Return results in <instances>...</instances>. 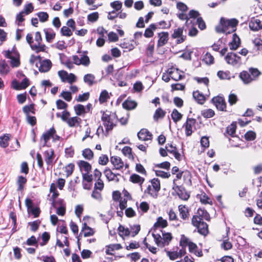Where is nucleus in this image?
Segmentation results:
<instances>
[{
	"label": "nucleus",
	"mask_w": 262,
	"mask_h": 262,
	"mask_svg": "<svg viewBox=\"0 0 262 262\" xmlns=\"http://www.w3.org/2000/svg\"><path fill=\"white\" fill-rule=\"evenodd\" d=\"M162 237L159 234L152 233L154 241L158 247H164L167 246L171 242L172 236L169 232H165L161 231Z\"/></svg>",
	"instance_id": "f257e3e1"
},
{
	"label": "nucleus",
	"mask_w": 262,
	"mask_h": 262,
	"mask_svg": "<svg viewBox=\"0 0 262 262\" xmlns=\"http://www.w3.org/2000/svg\"><path fill=\"white\" fill-rule=\"evenodd\" d=\"M191 223L197 228L198 232L200 234L205 236L208 233V225L202 221V219L200 216L193 215L191 219Z\"/></svg>",
	"instance_id": "f03ea898"
},
{
	"label": "nucleus",
	"mask_w": 262,
	"mask_h": 262,
	"mask_svg": "<svg viewBox=\"0 0 262 262\" xmlns=\"http://www.w3.org/2000/svg\"><path fill=\"white\" fill-rule=\"evenodd\" d=\"M113 118H115V116H111L109 112H103L101 120L105 127V132L107 133H108L109 131L112 130L116 125L114 122Z\"/></svg>",
	"instance_id": "7ed1b4c3"
},
{
	"label": "nucleus",
	"mask_w": 262,
	"mask_h": 262,
	"mask_svg": "<svg viewBox=\"0 0 262 262\" xmlns=\"http://www.w3.org/2000/svg\"><path fill=\"white\" fill-rule=\"evenodd\" d=\"M225 60L228 64L236 68L239 67L242 64L241 57L233 52L228 53L225 57Z\"/></svg>",
	"instance_id": "20e7f679"
},
{
	"label": "nucleus",
	"mask_w": 262,
	"mask_h": 262,
	"mask_svg": "<svg viewBox=\"0 0 262 262\" xmlns=\"http://www.w3.org/2000/svg\"><path fill=\"white\" fill-rule=\"evenodd\" d=\"M5 56L6 58L10 59V64L12 67H18L20 65L19 54L15 51L8 50L5 51Z\"/></svg>",
	"instance_id": "39448f33"
},
{
	"label": "nucleus",
	"mask_w": 262,
	"mask_h": 262,
	"mask_svg": "<svg viewBox=\"0 0 262 262\" xmlns=\"http://www.w3.org/2000/svg\"><path fill=\"white\" fill-rule=\"evenodd\" d=\"M172 189L177 192L179 198L181 200L187 201L190 197V194L185 188L182 186L177 185L175 183V180L173 182Z\"/></svg>",
	"instance_id": "423d86ee"
},
{
	"label": "nucleus",
	"mask_w": 262,
	"mask_h": 262,
	"mask_svg": "<svg viewBox=\"0 0 262 262\" xmlns=\"http://www.w3.org/2000/svg\"><path fill=\"white\" fill-rule=\"evenodd\" d=\"M183 27H179L173 30L171 37L173 39H177L176 42L177 44L183 42L186 38V36L183 35Z\"/></svg>",
	"instance_id": "0eeeda50"
},
{
	"label": "nucleus",
	"mask_w": 262,
	"mask_h": 262,
	"mask_svg": "<svg viewBox=\"0 0 262 262\" xmlns=\"http://www.w3.org/2000/svg\"><path fill=\"white\" fill-rule=\"evenodd\" d=\"M43 156L46 163L48 166L47 169L49 170L50 167H52L54 163V151L53 149H50L49 150L45 151L43 153Z\"/></svg>",
	"instance_id": "6e6552de"
},
{
	"label": "nucleus",
	"mask_w": 262,
	"mask_h": 262,
	"mask_svg": "<svg viewBox=\"0 0 262 262\" xmlns=\"http://www.w3.org/2000/svg\"><path fill=\"white\" fill-rule=\"evenodd\" d=\"M181 71L178 68H171L167 70V73L171 79L175 81L180 80L184 78V75L181 74ZM182 73H183L182 72Z\"/></svg>",
	"instance_id": "1a4fd4ad"
},
{
	"label": "nucleus",
	"mask_w": 262,
	"mask_h": 262,
	"mask_svg": "<svg viewBox=\"0 0 262 262\" xmlns=\"http://www.w3.org/2000/svg\"><path fill=\"white\" fill-rule=\"evenodd\" d=\"M212 101L217 110L221 111H226V104L223 97L220 96L214 97L212 99Z\"/></svg>",
	"instance_id": "9d476101"
},
{
	"label": "nucleus",
	"mask_w": 262,
	"mask_h": 262,
	"mask_svg": "<svg viewBox=\"0 0 262 262\" xmlns=\"http://www.w3.org/2000/svg\"><path fill=\"white\" fill-rule=\"evenodd\" d=\"M238 24V21L235 19H226L221 17L220 21V25H223L224 27H228L236 30V27Z\"/></svg>",
	"instance_id": "9b49d317"
},
{
	"label": "nucleus",
	"mask_w": 262,
	"mask_h": 262,
	"mask_svg": "<svg viewBox=\"0 0 262 262\" xmlns=\"http://www.w3.org/2000/svg\"><path fill=\"white\" fill-rule=\"evenodd\" d=\"M196 123V120L193 118H188L186 122L183 125V127L185 129V134L186 136H190L192 133V128Z\"/></svg>",
	"instance_id": "f8f14e48"
},
{
	"label": "nucleus",
	"mask_w": 262,
	"mask_h": 262,
	"mask_svg": "<svg viewBox=\"0 0 262 262\" xmlns=\"http://www.w3.org/2000/svg\"><path fill=\"white\" fill-rule=\"evenodd\" d=\"M39 67L38 70L40 72L45 73L48 72L52 67V62L49 59H45L39 62Z\"/></svg>",
	"instance_id": "ddd939ff"
},
{
	"label": "nucleus",
	"mask_w": 262,
	"mask_h": 262,
	"mask_svg": "<svg viewBox=\"0 0 262 262\" xmlns=\"http://www.w3.org/2000/svg\"><path fill=\"white\" fill-rule=\"evenodd\" d=\"M139 140L147 141L151 140L152 135L147 129L142 128L137 134Z\"/></svg>",
	"instance_id": "4468645a"
},
{
	"label": "nucleus",
	"mask_w": 262,
	"mask_h": 262,
	"mask_svg": "<svg viewBox=\"0 0 262 262\" xmlns=\"http://www.w3.org/2000/svg\"><path fill=\"white\" fill-rule=\"evenodd\" d=\"M166 149L168 152L172 154L174 158L178 161H181L182 159V156L177 151V147L173 146L171 143H167L165 146Z\"/></svg>",
	"instance_id": "2eb2a0df"
},
{
	"label": "nucleus",
	"mask_w": 262,
	"mask_h": 262,
	"mask_svg": "<svg viewBox=\"0 0 262 262\" xmlns=\"http://www.w3.org/2000/svg\"><path fill=\"white\" fill-rule=\"evenodd\" d=\"M159 40L158 41V47H162L166 45L168 40L169 34L167 32H162L158 34Z\"/></svg>",
	"instance_id": "dca6fc26"
},
{
	"label": "nucleus",
	"mask_w": 262,
	"mask_h": 262,
	"mask_svg": "<svg viewBox=\"0 0 262 262\" xmlns=\"http://www.w3.org/2000/svg\"><path fill=\"white\" fill-rule=\"evenodd\" d=\"M249 26L251 30L255 31L262 29V24L260 20L254 17L251 18Z\"/></svg>",
	"instance_id": "f3484780"
},
{
	"label": "nucleus",
	"mask_w": 262,
	"mask_h": 262,
	"mask_svg": "<svg viewBox=\"0 0 262 262\" xmlns=\"http://www.w3.org/2000/svg\"><path fill=\"white\" fill-rule=\"evenodd\" d=\"M241 45V40L236 33L232 35V40L229 43V47L230 50H236Z\"/></svg>",
	"instance_id": "a211bd4d"
},
{
	"label": "nucleus",
	"mask_w": 262,
	"mask_h": 262,
	"mask_svg": "<svg viewBox=\"0 0 262 262\" xmlns=\"http://www.w3.org/2000/svg\"><path fill=\"white\" fill-rule=\"evenodd\" d=\"M239 77L245 84H248L253 81L249 72L243 71L239 73Z\"/></svg>",
	"instance_id": "6ab92c4d"
},
{
	"label": "nucleus",
	"mask_w": 262,
	"mask_h": 262,
	"mask_svg": "<svg viewBox=\"0 0 262 262\" xmlns=\"http://www.w3.org/2000/svg\"><path fill=\"white\" fill-rule=\"evenodd\" d=\"M103 172L108 181H115L116 182H118L119 181V179L117 178V176H120V174L118 173L116 174L113 173L110 168H106Z\"/></svg>",
	"instance_id": "aec40b11"
},
{
	"label": "nucleus",
	"mask_w": 262,
	"mask_h": 262,
	"mask_svg": "<svg viewBox=\"0 0 262 262\" xmlns=\"http://www.w3.org/2000/svg\"><path fill=\"white\" fill-rule=\"evenodd\" d=\"M55 133L56 130L54 128L52 127L49 130L43 134L41 137V139H43L44 140V143L42 145V146H45L47 145V142L51 137H53Z\"/></svg>",
	"instance_id": "412c9836"
},
{
	"label": "nucleus",
	"mask_w": 262,
	"mask_h": 262,
	"mask_svg": "<svg viewBox=\"0 0 262 262\" xmlns=\"http://www.w3.org/2000/svg\"><path fill=\"white\" fill-rule=\"evenodd\" d=\"M111 162L116 169H120L124 166V163L121 158L117 156L111 157Z\"/></svg>",
	"instance_id": "4be33fe9"
},
{
	"label": "nucleus",
	"mask_w": 262,
	"mask_h": 262,
	"mask_svg": "<svg viewBox=\"0 0 262 262\" xmlns=\"http://www.w3.org/2000/svg\"><path fill=\"white\" fill-rule=\"evenodd\" d=\"M10 71V68L6 61L4 59L0 60V75H6Z\"/></svg>",
	"instance_id": "5701e85b"
},
{
	"label": "nucleus",
	"mask_w": 262,
	"mask_h": 262,
	"mask_svg": "<svg viewBox=\"0 0 262 262\" xmlns=\"http://www.w3.org/2000/svg\"><path fill=\"white\" fill-rule=\"evenodd\" d=\"M81 171L84 170L85 173L89 172L92 168L91 164L86 161L80 160L77 163Z\"/></svg>",
	"instance_id": "b1692460"
},
{
	"label": "nucleus",
	"mask_w": 262,
	"mask_h": 262,
	"mask_svg": "<svg viewBox=\"0 0 262 262\" xmlns=\"http://www.w3.org/2000/svg\"><path fill=\"white\" fill-rule=\"evenodd\" d=\"M189 251L191 253L194 254L195 255L201 257L203 255V253L202 250H198V246L196 245L193 242L189 243L188 246Z\"/></svg>",
	"instance_id": "393cba45"
},
{
	"label": "nucleus",
	"mask_w": 262,
	"mask_h": 262,
	"mask_svg": "<svg viewBox=\"0 0 262 262\" xmlns=\"http://www.w3.org/2000/svg\"><path fill=\"white\" fill-rule=\"evenodd\" d=\"M83 81L89 86H92L96 83L95 76L92 74H86L83 77Z\"/></svg>",
	"instance_id": "a878e982"
},
{
	"label": "nucleus",
	"mask_w": 262,
	"mask_h": 262,
	"mask_svg": "<svg viewBox=\"0 0 262 262\" xmlns=\"http://www.w3.org/2000/svg\"><path fill=\"white\" fill-rule=\"evenodd\" d=\"M137 105V104L135 101L129 100L128 98L122 103L123 107L127 110H133L136 107Z\"/></svg>",
	"instance_id": "bb28decb"
},
{
	"label": "nucleus",
	"mask_w": 262,
	"mask_h": 262,
	"mask_svg": "<svg viewBox=\"0 0 262 262\" xmlns=\"http://www.w3.org/2000/svg\"><path fill=\"white\" fill-rule=\"evenodd\" d=\"M215 30L217 33H223L228 34L234 32L236 30L228 27H224L223 25H219L215 27Z\"/></svg>",
	"instance_id": "cd10ccee"
},
{
	"label": "nucleus",
	"mask_w": 262,
	"mask_h": 262,
	"mask_svg": "<svg viewBox=\"0 0 262 262\" xmlns=\"http://www.w3.org/2000/svg\"><path fill=\"white\" fill-rule=\"evenodd\" d=\"M44 32L45 33L47 41L51 42L55 37V33L54 31L51 28H47L44 29Z\"/></svg>",
	"instance_id": "c85d7f7f"
},
{
	"label": "nucleus",
	"mask_w": 262,
	"mask_h": 262,
	"mask_svg": "<svg viewBox=\"0 0 262 262\" xmlns=\"http://www.w3.org/2000/svg\"><path fill=\"white\" fill-rule=\"evenodd\" d=\"M193 97L195 100L199 104H203L205 101V97L202 93H200L199 91L193 92Z\"/></svg>",
	"instance_id": "c756f323"
},
{
	"label": "nucleus",
	"mask_w": 262,
	"mask_h": 262,
	"mask_svg": "<svg viewBox=\"0 0 262 262\" xmlns=\"http://www.w3.org/2000/svg\"><path fill=\"white\" fill-rule=\"evenodd\" d=\"M122 246L119 244H111L106 247L105 253L107 255H113V251L120 249Z\"/></svg>",
	"instance_id": "7c9ffc66"
},
{
	"label": "nucleus",
	"mask_w": 262,
	"mask_h": 262,
	"mask_svg": "<svg viewBox=\"0 0 262 262\" xmlns=\"http://www.w3.org/2000/svg\"><path fill=\"white\" fill-rule=\"evenodd\" d=\"M179 211L181 217L183 220H186L188 218L189 211L188 208L185 205H179Z\"/></svg>",
	"instance_id": "2f4dec72"
},
{
	"label": "nucleus",
	"mask_w": 262,
	"mask_h": 262,
	"mask_svg": "<svg viewBox=\"0 0 262 262\" xmlns=\"http://www.w3.org/2000/svg\"><path fill=\"white\" fill-rule=\"evenodd\" d=\"M157 29V26L154 24H151L149 26L146 28L144 33V36L146 38H150L153 36V31Z\"/></svg>",
	"instance_id": "473e14b6"
},
{
	"label": "nucleus",
	"mask_w": 262,
	"mask_h": 262,
	"mask_svg": "<svg viewBox=\"0 0 262 262\" xmlns=\"http://www.w3.org/2000/svg\"><path fill=\"white\" fill-rule=\"evenodd\" d=\"M27 182V179L22 176H19L17 178L16 184L18 186L17 190L22 191L24 189V185Z\"/></svg>",
	"instance_id": "72a5a7b5"
},
{
	"label": "nucleus",
	"mask_w": 262,
	"mask_h": 262,
	"mask_svg": "<svg viewBox=\"0 0 262 262\" xmlns=\"http://www.w3.org/2000/svg\"><path fill=\"white\" fill-rule=\"evenodd\" d=\"M167 226V222L166 220L163 219L162 217H159L157 222L154 224V228L157 229L159 227L165 228Z\"/></svg>",
	"instance_id": "f704fd0d"
},
{
	"label": "nucleus",
	"mask_w": 262,
	"mask_h": 262,
	"mask_svg": "<svg viewBox=\"0 0 262 262\" xmlns=\"http://www.w3.org/2000/svg\"><path fill=\"white\" fill-rule=\"evenodd\" d=\"M129 180L133 183L142 184L144 181V179L138 174L134 173L130 176Z\"/></svg>",
	"instance_id": "c9c22d12"
},
{
	"label": "nucleus",
	"mask_w": 262,
	"mask_h": 262,
	"mask_svg": "<svg viewBox=\"0 0 262 262\" xmlns=\"http://www.w3.org/2000/svg\"><path fill=\"white\" fill-rule=\"evenodd\" d=\"M23 111L26 116L30 115L29 114L30 113L33 114H35V109L34 108V104L32 103L30 105H25L23 107Z\"/></svg>",
	"instance_id": "e433bc0d"
},
{
	"label": "nucleus",
	"mask_w": 262,
	"mask_h": 262,
	"mask_svg": "<svg viewBox=\"0 0 262 262\" xmlns=\"http://www.w3.org/2000/svg\"><path fill=\"white\" fill-rule=\"evenodd\" d=\"M166 112L161 108H158L155 111L154 115V119L155 121H158L160 118H163L165 115Z\"/></svg>",
	"instance_id": "4c0bfd02"
},
{
	"label": "nucleus",
	"mask_w": 262,
	"mask_h": 262,
	"mask_svg": "<svg viewBox=\"0 0 262 262\" xmlns=\"http://www.w3.org/2000/svg\"><path fill=\"white\" fill-rule=\"evenodd\" d=\"M74 110L76 115L78 116H81L83 114L88 113V111H86V108L85 107L80 104H78L75 106Z\"/></svg>",
	"instance_id": "58836bf2"
},
{
	"label": "nucleus",
	"mask_w": 262,
	"mask_h": 262,
	"mask_svg": "<svg viewBox=\"0 0 262 262\" xmlns=\"http://www.w3.org/2000/svg\"><path fill=\"white\" fill-rule=\"evenodd\" d=\"M171 118L173 122L177 123L181 120L182 118V115L179 113L176 108L173 109L171 114Z\"/></svg>",
	"instance_id": "ea45409f"
},
{
	"label": "nucleus",
	"mask_w": 262,
	"mask_h": 262,
	"mask_svg": "<svg viewBox=\"0 0 262 262\" xmlns=\"http://www.w3.org/2000/svg\"><path fill=\"white\" fill-rule=\"evenodd\" d=\"M118 231L120 236H128L130 234V231L128 228H125L123 226L120 225Z\"/></svg>",
	"instance_id": "a19ab883"
},
{
	"label": "nucleus",
	"mask_w": 262,
	"mask_h": 262,
	"mask_svg": "<svg viewBox=\"0 0 262 262\" xmlns=\"http://www.w3.org/2000/svg\"><path fill=\"white\" fill-rule=\"evenodd\" d=\"M9 140V134H6L4 135L3 136L0 137V146L2 147L3 148H6L7 147L9 143L8 141Z\"/></svg>",
	"instance_id": "79ce46f5"
},
{
	"label": "nucleus",
	"mask_w": 262,
	"mask_h": 262,
	"mask_svg": "<svg viewBox=\"0 0 262 262\" xmlns=\"http://www.w3.org/2000/svg\"><path fill=\"white\" fill-rule=\"evenodd\" d=\"M236 128V123L233 122L230 125L227 127L226 128V133L228 135H230L231 137H235L234 134L235 133Z\"/></svg>",
	"instance_id": "37998d69"
},
{
	"label": "nucleus",
	"mask_w": 262,
	"mask_h": 262,
	"mask_svg": "<svg viewBox=\"0 0 262 262\" xmlns=\"http://www.w3.org/2000/svg\"><path fill=\"white\" fill-rule=\"evenodd\" d=\"M31 48L33 50L35 51L36 53L44 52L46 49V46L41 44V43L31 45Z\"/></svg>",
	"instance_id": "c03bdc74"
},
{
	"label": "nucleus",
	"mask_w": 262,
	"mask_h": 262,
	"mask_svg": "<svg viewBox=\"0 0 262 262\" xmlns=\"http://www.w3.org/2000/svg\"><path fill=\"white\" fill-rule=\"evenodd\" d=\"M249 72L253 81L256 80L257 78L260 75V72L256 68H250L249 69Z\"/></svg>",
	"instance_id": "a18cd8bd"
},
{
	"label": "nucleus",
	"mask_w": 262,
	"mask_h": 262,
	"mask_svg": "<svg viewBox=\"0 0 262 262\" xmlns=\"http://www.w3.org/2000/svg\"><path fill=\"white\" fill-rule=\"evenodd\" d=\"M81 121V119L78 117H73L69 118L66 122L70 127H74L76 123Z\"/></svg>",
	"instance_id": "49530a36"
},
{
	"label": "nucleus",
	"mask_w": 262,
	"mask_h": 262,
	"mask_svg": "<svg viewBox=\"0 0 262 262\" xmlns=\"http://www.w3.org/2000/svg\"><path fill=\"white\" fill-rule=\"evenodd\" d=\"M201 115L205 118H210L213 117L214 115V112L211 109H206L201 111Z\"/></svg>",
	"instance_id": "de8ad7c7"
},
{
	"label": "nucleus",
	"mask_w": 262,
	"mask_h": 262,
	"mask_svg": "<svg viewBox=\"0 0 262 262\" xmlns=\"http://www.w3.org/2000/svg\"><path fill=\"white\" fill-rule=\"evenodd\" d=\"M82 156L85 159L90 160L93 158L94 154L90 148H86L82 151Z\"/></svg>",
	"instance_id": "09e8293b"
},
{
	"label": "nucleus",
	"mask_w": 262,
	"mask_h": 262,
	"mask_svg": "<svg viewBox=\"0 0 262 262\" xmlns=\"http://www.w3.org/2000/svg\"><path fill=\"white\" fill-rule=\"evenodd\" d=\"M198 213L199 215L198 216H200L202 220L204 219L209 221L210 219V215L207 212V211L204 209H199L198 210Z\"/></svg>",
	"instance_id": "8fccbe9b"
},
{
	"label": "nucleus",
	"mask_w": 262,
	"mask_h": 262,
	"mask_svg": "<svg viewBox=\"0 0 262 262\" xmlns=\"http://www.w3.org/2000/svg\"><path fill=\"white\" fill-rule=\"evenodd\" d=\"M36 15L40 22L44 23L48 20L49 15L46 12H39L37 13Z\"/></svg>",
	"instance_id": "3c124183"
},
{
	"label": "nucleus",
	"mask_w": 262,
	"mask_h": 262,
	"mask_svg": "<svg viewBox=\"0 0 262 262\" xmlns=\"http://www.w3.org/2000/svg\"><path fill=\"white\" fill-rule=\"evenodd\" d=\"M203 60L207 64H211L213 63L214 58L210 53L207 52L204 56Z\"/></svg>",
	"instance_id": "603ef678"
},
{
	"label": "nucleus",
	"mask_w": 262,
	"mask_h": 262,
	"mask_svg": "<svg viewBox=\"0 0 262 262\" xmlns=\"http://www.w3.org/2000/svg\"><path fill=\"white\" fill-rule=\"evenodd\" d=\"M151 183L153 188L156 192H158L160 190V181L157 178H154L151 180Z\"/></svg>",
	"instance_id": "864d4df0"
},
{
	"label": "nucleus",
	"mask_w": 262,
	"mask_h": 262,
	"mask_svg": "<svg viewBox=\"0 0 262 262\" xmlns=\"http://www.w3.org/2000/svg\"><path fill=\"white\" fill-rule=\"evenodd\" d=\"M109 98L108 92L106 90H103L100 93L99 96V102L102 104L105 102Z\"/></svg>",
	"instance_id": "5fc2aeb1"
},
{
	"label": "nucleus",
	"mask_w": 262,
	"mask_h": 262,
	"mask_svg": "<svg viewBox=\"0 0 262 262\" xmlns=\"http://www.w3.org/2000/svg\"><path fill=\"white\" fill-rule=\"evenodd\" d=\"M110 6L114 9V10L118 11L122 8V3L119 1H116L111 3Z\"/></svg>",
	"instance_id": "6e6d98bb"
},
{
	"label": "nucleus",
	"mask_w": 262,
	"mask_h": 262,
	"mask_svg": "<svg viewBox=\"0 0 262 262\" xmlns=\"http://www.w3.org/2000/svg\"><path fill=\"white\" fill-rule=\"evenodd\" d=\"M130 231L132 237H134L137 235L140 230V226L139 225H134L133 226H130Z\"/></svg>",
	"instance_id": "4d7b16f0"
},
{
	"label": "nucleus",
	"mask_w": 262,
	"mask_h": 262,
	"mask_svg": "<svg viewBox=\"0 0 262 262\" xmlns=\"http://www.w3.org/2000/svg\"><path fill=\"white\" fill-rule=\"evenodd\" d=\"M80 64H82L85 67H88L90 63V60L89 57L86 55H82L80 58Z\"/></svg>",
	"instance_id": "13d9d810"
},
{
	"label": "nucleus",
	"mask_w": 262,
	"mask_h": 262,
	"mask_svg": "<svg viewBox=\"0 0 262 262\" xmlns=\"http://www.w3.org/2000/svg\"><path fill=\"white\" fill-rule=\"evenodd\" d=\"M247 141H253L256 138V134L253 131H248L244 135Z\"/></svg>",
	"instance_id": "bf43d9fd"
},
{
	"label": "nucleus",
	"mask_w": 262,
	"mask_h": 262,
	"mask_svg": "<svg viewBox=\"0 0 262 262\" xmlns=\"http://www.w3.org/2000/svg\"><path fill=\"white\" fill-rule=\"evenodd\" d=\"M192 243L190 242L189 239L185 236L184 235H182L180 242V245L183 248H186L187 246H189V243Z\"/></svg>",
	"instance_id": "052dcab7"
},
{
	"label": "nucleus",
	"mask_w": 262,
	"mask_h": 262,
	"mask_svg": "<svg viewBox=\"0 0 262 262\" xmlns=\"http://www.w3.org/2000/svg\"><path fill=\"white\" fill-rule=\"evenodd\" d=\"M99 17V14L97 12H93L88 15V21L94 23L97 21Z\"/></svg>",
	"instance_id": "680f3d73"
},
{
	"label": "nucleus",
	"mask_w": 262,
	"mask_h": 262,
	"mask_svg": "<svg viewBox=\"0 0 262 262\" xmlns=\"http://www.w3.org/2000/svg\"><path fill=\"white\" fill-rule=\"evenodd\" d=\"M60 32L63 36H71L72 35V31L66 26H63L61 28Z\"/></svg>",
	"instance_id": "e2e57ef3"
},
{
	"label": "nucleus",
	"mask_w": 262,
	"mask_h": 262,
	"mask_svg": "<svg viewBox=\"0 0 262 262\" xmlns=\"http://www.w3.org/2000/svg\"><path fill=\"white\" fill-rule=\"evenodd\" d=\"M122 153L126 156H128L129 158L133 159V156L132 153V148L129 146H125L122 149Z\"/></svg>",
	"instance_id": "0e129e2a"
},
{
	"label": "nucleus",
	"mask_w": 262,
	"mask_h": 262,
	"mask_svg": "<svg viewBox=\"0 0 262 262\" xmlns=\"http://www.w3.org/2000/svg\"><path fill=\"white\" fill-rule=\"evenodd\" d=\"M171 88L172 91H178V90L183 91L185 89V86L183 84L178 83L172 84L171 85Z\"/></svg>",
	"instance_id": "69168bd1"
},
{
	"label": "nucleus",
	"mask_w": 262,
	"mask_h": 262,
	"mask_svg": "<svg viewBox=\"0 0 262 262\" xmlns=\"http://www.w3.org/2000/svg\"><path fill=\"white\" fill-rule=\"evenodd\" d=\"M75 165L73 163H70L67 166H66L65 171L66 172V175L67 177H69L71 176L74 170Z\"/></svg>",
	"instance_id": "338daca9"
},
{
	"label": "nucleus",
	"mask_w": 262,
	"mask_h": 262,
	"mask_svg": "<svg viewBox=\"0 0 262 262\" xmlns=\"http://www.w3.org/2000/svg\"><path fill=\"white\" fill-rule=\"evenodd\" d=\"M104 188V184L101 179H97L94 185V189L101 191Z\"/></svg>",
	"instance_id": "774afa93"
}]
</instances>
